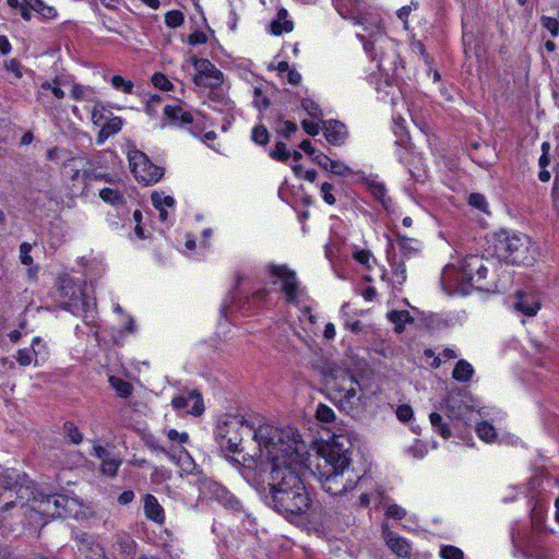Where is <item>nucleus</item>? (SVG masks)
<instances>
[{
  "mask_svg": "<svg viewBox=\"0 0 559 559\" xmlns=\"http://www.w3.org/2000/svg\"><path fill=\"white\" fill-rule=\"evenodd\" d=\"M0 486L8 491L16 490L20 492L23 490V487L17 485L16 476L9 471L0 475Z\"/></svg>",
  "mask_w": 559,
  "mask_h": 559,
  "instance_id": "f704fd0d",
  "label": "nucleus"
},
{
  "mask_svg": "<svg viewBox=\"0 0 559 559\" xmlns=\"http://www.w3.org/2000/svg\"><path fill=\"white\" fill-rule=\"evenodd\" d=\"M111 85L116 90H121L126 94H132L133 92V83L124 80L121 75H114L111 78Z\"/></svg>",
  "mask_w": 559,
  "mask_h": 559,
  "instance_id": "37998d69",
  "label": "nucleus"
},
{
  "mask_svg": "<svg viewBox=\"0 0 559 559\" xmlns=\"http://www.w3.org/2000/svg\"><path fill=\"white\" fill-rule=\"evenodd\" d=\"M37 15L43 19H55L58 12L55 7L47 5L43 0H37Z\"/></svg>",
  "mask_w": 559,
  "mask_h": 559,
  "instance_id": "49530a36",
  "label": "nucleus"
},
{
  "mask_svg": "<svg viewBox=\"0 0 559 559\" xmlns=\"http://www.w3.org/2000/svg\"><path fill=\"white\" fill-rule=\"evenodd\" d=\"M128 159L132 174L144 185L156 183L164 176V168L154 165L147 155L139 150L129 151Z\"/></svg>",
  "mask_w": 559,
  "mask_h": 559,
  "instance_id": "423d86ee",
  "label": "nucleus"
},
{
  "mask_svg": "<svg viewBox=\"0 0 559 559\" xmlns=\"http://www.w3.org/2000/svg\"><path fill=\"white\" fill-rule=\"evenodd\" d=\"M109 382L121 397H128L132 393V385L120 378L110 377Z\"/></svg>",
  "mask_w": 559,
  "mask_h": 559,
  "instance_id": "c9c22d12",
  "label": "nucleus"
},
{
  "mask_svg": "<svg viewBox=\"0 0 559 559\" xmlns=\"http://www.w3.org/2000/svg\"><path fill=\"white\" fill-rule=\"evenodd\" d=\"M151 81L156 88L162 91H170L173 88L171 82L160 72L154 73Z\"/></svg>",
  "mask_w": 559,
  "mask_h": 559,
  "instance_id": "a18cd8bd",
  "label": "nucleus"
},
{
  "mask_svg": "<svg viewBox=\"0 0 559 559\" xmlns=\"http://www.w3.org/2000/svg\"><path fill=\"white\" fill-rule=\"evenodd\" d=\"M171 406L177 411H186L187 414L200 416L204 412L202 395L193 390L188 394L175 396L171 400Z\"/></svg>",
  "mask_w": 559,
  "mask_h": 559,
  "instance_id": "f8f14e48",
  "label": "nucleus"
},
{
  "mask_svg": "<svg viewBox=\"0 0 559 559\" xmlns=\"http://www.w3.org/2000/svg\"><path fill=\"white\" fill-rule=\"evenodd\" d=\"M440 556L442 559H464L463 551L455 546H444L441 548Z\"/></svg>",
  "mask_w": 559,
  "mask_h": 559,
  "instance_id": "09e8293b",
  "label": "nucleus"
},
{
  "mask_svg": "<svg viewBox=\"0 0 559 559\" xmlns=\"http://www.w3.org/2000/svg\"><path fill=\"white\" fill-rule=\"evenodd\" d=\"M333 190L334 187L329 182H323L320 188L321 197L329 205H334L336 202Z\"/></svg>",
  "mask_w": 559,
  "mask_h": 559,
  "instance_id": "603ef678",
  "label": "nucleus"
},
{
  "mask_svg": "<svg viewBox=\"0 0 559 559\" xmlns=\"http://www.w3.org/2000/svg\"><path fill=\"white\" fill-rule=\"evenodd\" d=\"M67 502V497L61 495L37 496V515L47 519L63 518Z\"/></svg>",
  "mask_w": 559,
  "mask_h": 559,
  "instance_id": "1a4fd4ad",
  "label": "nucleus"
},
{
  "mask_svg": "<svg viewBox=\"0 0 559 559\" xmlns=\"http://www.w3.org/2000/svg\"><path fill=\"white\" fill-rule=\"evenodd\" d=\"M49 348L46 343H43L39 337H37V362L39 360L46 361L49 358Z\"/></svg>",
  "mask_w": 559,
  "mask_h": 559,
  "instance_id": "680f3d73",
  "label": "nucleus"
},
{
  "mask_svg": "<svg viewBox=\"0 0 559 559\" xmlns=\"http://www.w3.org/2000/svg\"><path fill=\"white\" fill-rule=\"evenodd\" d=\"M499 261L512 265H531L534 258L528 254V247H493Z\"/></svg>",
  "mask_w": 559,
  "mask_h": 559,
  "instance_id": "9b49d317",
  "label": "nucleus"
},
{
  "mask_svg": "<svg viewBox=\"0 0 559 559\" xmlns=\"http://www.w3.org/2000/svg\"><path fill=\"white\" fill-rule=\"evenodd\" d=\"M151 201L155 209H173L175 206L174 198L170 195H166L164 192L154 191L151 194Z\"/></svg>",
  "mask_w": 559,
  "mask_h": 559,
  "instance_id": "473e14b6",
  "label": "nucleus"
},
{
  "mask_svg": "<svg viewBox=\"0 0 559 559\" xmlns=\"http://www.w3.org/2000/svg\"><path fill=\"white\" fill-rule=\"evenodd\" d=\"M312 160L314 163H317L319 166H321L323 169L328 170L329 168V164L331 163V158L323 154L322 152H317L313 156H312Z\"/></svg>",
  "mask_w": 559,
  "mask_h": 559,
  "instance_id": "69168bd1",
  "label": "nucleus"
},
{
  "mask_svg": "<svg viewBox=\"0 0 559 559\" xmlns=\"http://www.w3.org/2000/svg\"><path fill=\"white\" fill-rule=\"evenodd\" d=\"M217 500L227 509L239 511L241 509L240 501L228 490L217 487L215 490Z\"/></svg>",
  "mask_w": 559,
  "mask_h": 559,
  "instance_id": "c85d7f7f",
  "label": "nucleus"
},
{
  "mask_svg": "<svg viewBox=\"0 0 559 559\" xmlns=\"http://www.w3.org/2000/svg\"><path fill=\"white\" fill-rule=\"evenodd\" d=\"M294 29V22L289 20L288 11L284 8L277 11L276 17L270 24V32L280 36L283 33H290Z\"/></svg>",
  "mask_w": 559,
  "mask_h": 559,
  "instance_id": "5701e85b",
  "label": "nucleus"
},
{
  "mask_svg": "<svg viewBox=\"0 0 559 559\" xmlns=\"http://www.w3.org/2000/svg\"><path fill=\"white\" fill-rule=\"evenodd\" d=\"M164 115L176 126L190 124L193 121L192 115L180 106L166 105Z\"/></svg>",
  "mask_w": 559,
  "mask_h": 559,
  "instance_id": "b1692460",
  "label": "nucleus"
},
{
  "mask_svg": "<svg viewBox=\"0 0 559 559\" xmlns=\"http://www.w3.org/2000/svg\"><path fill=\"white\" fill-rule=\"evenodd\" d=\"M262 427H270L273 429H278L272 425H260L258 428H254L253 424H250L241 416H228L225 420H223L216 428L215 436L216 440L223 451L229 453L241 452V443L245 437L252 436L253 439L258 442L261 455L260 460H263V455L266 456V447L261 444L259 438L257 437V431ZM254 460L252 459V462Z\"/></svg>",
  "mask_w": 559,
  "mask_h": 559,
  "instance_id": "39448f33",
  "label": "nucleus"
},
{
  "mask_svg": "<svg viewBox=\"0 0 559 559\" xmlns=\"http://www.w3.org/2000/svg\"><path fill=\"white\" fill-rule=\"evenodd\" d=\"M513 309L527 317H534L540 309V302L530 293L518 292L514 296Z\"/></svg>",
  "mask_w": 559,
  "mask_h": 559,
  "instance_id": "2eb2a0df",
  "label": "nucleus"
},
{
  "mask_svg": "<svg viewBox=\"0 0 559 559\" xmlns=\"http://www.w3.org/2000/svg\"><path fill=\"white\" fill-rule=\"evenodd\" d=\"M386 515L395 520H402L406 516V510L397 504H391L386 509Z\"/></svg>",
  "mask_w": 559,
  "mask_h": 559,
  "instance_id": "052dcab7",
  "label": "nucleus"
},
{
  "mask_svg": "<svg viewBox=\"0 0 559 559\" xmlns=\"http://www.w3.org/2000/svg\"><path fill=\"white\" fill-rule=\"evenodd\" d=\"M165 23L168 27L176 28L183 23V14L178 10H173L166 13Z\"/></svg>",
  "mask_w": 559,
  "mask_h": 559,
  "instance_id": "c03bdc74",
  "label": "nucleus"
},
{
  "mask_svg": "<svg viewBox=\"0 0 559 559\" xmlns=\"http://www.w3.org/2000/svg\"><path fill=\"white\" fill-rule=\"evenodd\" d=\"M269 290L265 288L259 289L254 292L249 299V302H251L253 306L259 307L267 297Z\"/></svg>",
  "mask_w": 559,
  "mask_h": 559,
  "instance_id": "e2e57ef3",
  "label": "nucleus"
},
{
  "mask_svg": "<svg viewBox=\"0 0 559 559\" xmlns=\"http://www.w3.org/2000/svg\"><path fill=\"white\" fill-rule=\"evenodd\" d=\"M206 40H207V36L203 32H200V31H195L188 38V43L190 45L204 44V43H206Z\"/></svg>",
  "mask_w": 559,
  "mask_h": 559,
  "instance_id": "774afa93",
  "label": "nucleus"
},
{
  "mask_svg": "<svg viewBox=\"0 0 559 559\" xmlns=\"http://www.w3.org/2000/svg\"><path fill=\"white\" fill-rule=\"evenodd\" d=\"M301 107L302 109L312 118H321L323 116V112L320 108V106L310 98H304L301 100Z\"/></svg>",
  "mask_w": 559,
  "mask_h": 559,
  "instance_id": "ea45409f",
  "label": "nucleus"
},
{
  "mask_svg": "<svg viewBox=\"0 0 559 559\" xmlns=\"http://www.w3.org/2000/svg\"><path fill=\"white\" fill-rule=\"evenodd\" d=\"M396 416L397 418L403 421V423H407L409 421L413 416H414V412H413V408L407 405V404H403V405H400L397 408H396Z\"/></svg>",
  "mask_w": 559,
  "mask_h": 559,
  "instance_id": "13d9d810",
  "label": "nucleus"
},
{
  "mask_svg": "<svg viewBox=\"0 0 559 559\" xmlns=\"http://www.w3.org/2000/svg\"><path fill=\"white\" fill-rule=\"evenodd\" d=\"M468 204L484 213H489L488 203L481 193H471L468 197Z\"/></svg>",
  "mask_w": 559,
  "mask_h": 559,
  "instance_id": "a19ab883",
  "label": "nucleus"
},
{
  "mask_svg": "<svg viewBox=\"0 0 559 559\" xmlns=\"http://www.w3.org/2000/svg\"><path fill=\"white\" fill-rule=\"evenodd\" d=\"M99 198L112 206H121L126 203L123 193L116 188H103L99 191Z\"/></svg>",
  "mask_w": 559,
  "mask_h": 559,
  "instance_id": "bb28decb",
  "label": "nucleus"
},
{
  "mask_svg": "<svg viewBox=\"0 0 559 559\" xmlns=\"http://www.w3.org/2000/svg\"><path fill=\"white\" fill-rule=\"evenodd\" d=\"M191 62L195 68L193 82L198 86L217 88L223 83V73L209 60L191 57Z\"/></svg>",
  "mask_w": 559,
  "mask_h": 559,
  "instance_id": "0eeeda50",
  "label": "nucleus"
},
{
  "mask_svg": "<svg viewBox=\"0 0 559 559\" xmlns=\"http://www.w3.org/2000/svg\"><path fill=\"white\" fill-rule=\"evenodd\" d=\"M349 465L347 451L330 447L321 453L313 474L319 478L325 492L338 496L353 490L359 480V476L349 468Z\"/></svg>",
  "mask_w": 559,
  "mask_h": 559,
  "instance_id": "f03ea898",
  "label": "nucleus"
},
{
  "mask_svg": "<svg viewBox=\"0 0 559 559\" xmlns=\"http://www.w3.org/2000/svg\"><path fill=\"white\" fill-rule=\"evenodd\" d=\"M64 432L74 444H79L83 440L82 433L73 423L68 421L64 424Z\"/></svg>",
  "mask_w": 559,
  "mask_h": 559,
  "instance_id": "3c124183",
  "label": "nucleus"
},
{
  "mask_svg": "<svg viewBox=\"0 0 559 559\" xmlns=\"http://www.w3.org/2000/svg\"><path fill=\"white\" fill-rule=\"evenodd\" d=\"M357 38L364 44L365 51L370 56L372 60L378 58L377 47H382L383 44L388 43V38L384 36L380 27H376L369 35V38L365 34H357Z\"/></svg>",
  "mask_w": 559,
  "mask_h": 559,
  "instance_id": "dca6fc26",
  "label": "nucleus"
},
{
  "mask_svg": "<svg viewBox=\"0 0 559 559\" xmlns=\"http://www.w3.org/2000/svg\"><path fill=\"white\" fill-rule=\"evenodd\" d=\"M326 141L332 145H342L347 139V128L338 120H325L322 126Z\"/></svg>",
  "mask_w": 559,
  "mask_h": 559,
  "instance_id": "4468645a",
  "label": "nucleus"
},
{
  "mask_svg": "<svg viewBox=\"0 0 559 559\" xmlns=\"http://www.w3.org/2000/svg\"><path fill=\"white\" fill-rule=\"evenodd\" d=\"M382 534L388 547L394 554L402 558L411 556V545L405 538L399 536L396 533L390 531L388 527H383Z\"/></svg>",
  "mask_w": 559,
  "mask_h": 559,
  "instance_id": "f3484780",
  "label": "nucleus"
},
{
  "mask_svg": "<svg viewBox=\"0 0 559 559\" xmlns=\"http://www.w3.org/2000/svg\"><path fill=\"white\" fill-rule=\"evenodd\" d=\"M491 240L495 243H507L511 245L510 242L516 241V242H523L528 240V237L524 234H518L509 229H500L498 231H495L492 234Z\"/></svg>",
  "mask_w": 559,
  "mask_h": 559,
  "instance_id": "393cba45",
  "label": "nucleus"
},
{
  "mask_svg": "<svg viewBox=\"0 0 559 559\" xmlns=\"http://www.w3.org/2000/svg\"><path fill=\"white\" fill-rule=\"evenodd\" d=\"M368 188L372 195L384 204V199L386 194V189L384 185L377 181H368Z\"/></svg>",
  "mask_w": 559,
  "mask_h": 559,
  "instance_id": "de8ad7c7",
  "label": "nucleus"
},
{
  "mask_svg": "<svg viewBox=\"0 0 559 559\" xmlns=\"http://www.w3.org/2000/svg\"><path fill=\"white\" fill-rule=\"evenodd\" d=\"M79 550L87 559H103L105 556L104 548L100 544L86 533L80 536Z\"/></svg>",
  "mask_w": 559,
  "mask_h": 559,
  "instance_id": "6ab92c4d",
  "label": "nucleus"
},
{
  "mask_svg": "<svg viewBox=\"0 0 559 559\" xmlns=\"http://www.w3.org/2000/svg\"><path fill=\"white\" fill-rule=\"evenodd\" d=\"M121 464V461L115 455H110L108 459L102 461L100 471L104 475L114 477Z\"/></svg>",
  "mask_w": 559,
  "mask_h": 559,
  "instance_id": "72a5a7b5",
  "label": "nucleus"
},
{
  "mask_svg": "<svg viewBox=\"0 0 559 559\" xmlns=\"http://www.w3.org/2000/svg\"><path fill=\"white\" fill-rule=\"evenodd\" d=\"M112 554L116 559H133L135 543L130 536H119L112 544Z\"/></svg>",
  "mask_w": 559,
  "mask_h": 559,
  "instance_id": "412c9836",
  "label": "nucleus"
},
{
  "mask_svg": "<svg viewBox=\"0 0 559 559\" xmlns=\"http://www.w3.org/2000/svg\"><path fill=\"white\" fill-rule=\"evenodd\" d=\"M316 417L321 423H332L335 419L334 411L325 404H319Z\"/></svg>",
  "mask_w": 559,
  "mask_h": 559,
  "instance_id": "58836bf2",
  "label": "nucleus"
},
{
  "mask_svg": "<svg viewBox=\"0 0 559 559\" xmlns=\"http://www.w3.org/2000/svg\"><path fill=\"white\" fill-rule=\"evenodd\" d=\"M270 156L273 159H277L281 162H287L290 157V152L286 148V144L284 142L280 141L275 144V147L270 153Z\"/></svg>",
  "mask_w": 559,
  "mask_h": 559,
  "instance_id": "79ce46f5",
  "label": "nucleus"
},
{
  "mask_svg": "<svg viewBox=\"0 0 559 559\" xmlns=\"http://www.w3.org/2000/svg\"><path fill=\"white\" fill-rule=\"evenodd\" d=\"M491 260L478 253H466L460 263L463 278L472 283H480L487 276Z\"/></svg>",
  "mask_w": 559,
  "mask_h": 559,
  "instance_id": "6e6552de",
  "label": "nucleus"
},
{
  "mask_svg": "<svg viewBox=\"0 0 559 559\" xmlns=\"http://www.w3.org/2000/svg\"><path fill=\"white\" fill-rule=\"evenodd\" d=\"M328 170L337 176H345L352 173L350 168L342 162L331 160Z\"/></svg>",
  "mask_w": 559,
  "mask_h": 559,
  "instance_id": "4d7b16f0",
  "label": "nucleus"
},
{
  "mask_svg": "<svg viewBox=\"0 0 559 559\" xmlns=\"http://www.w3.org/2000/svg\"><path fill=\"white\" fill-rule=\"evenodd\" d=\"M413 247H389L386 249V258L390 262L392 272L403 280L406 277L405 259H408L413 252Z\"/></svg>",
  "mask_w": 559,
  "mask_h": 559,
  "instance_id": "ddd939ff",
  "label": "nucleus"
},
{
  "mask_svg": "<svg viewBox=\"0 0 559 559\" xmlns=\"http://www.w3.org/2000/svg\"><path fill=\"white\" fill-rule=\"evenodd\" d=\"M473 374H474L473 366L464 359H461L456 362V365L453 369V372H452V377L455 380L461 381V382L468 381Z\"/></svg>",
  "mask_w": 559,
  "mask_h": 559,
  "instance_id": "c756f323",
  "label": "nucleus"
},
{
  "mask_svg": "<svg viewBox=\"0 0 559 559\" xmlns=\"http://www.w3.org/2000/svg\"><path fill=\"white\" fill-rule=\"evenodd\" d=\"M362 8V0H338L335 9L344 19H350L355 24H362L359 17Z\"/></svg>",
  "mask_w": 559,
  "mask_h": 559,
  "instance_id": "a211bd4d",
  "label": "nucleus"
},
{
  "mask_svg": "<svg viewBox=\"0 0 559 559\" xmlns=\"http://www.w3.org/2000/svg\"><path fill=\"white\" fill-rule=\"evenodd\" d=\"M476 431L478 437L486 442H491L496 438L495 427L487 421L478 424Z\"/></svg>",
  "mask_w": 559,
  "mask_h": 559,
  "instance_id": "4c0bfd02",
  "label": "nucleus"
},
{
  "mask_svg": "<svg viewBox=\"0 0 559 559\" xmlns=\"http://www.w3.org/2000/svg\"><path fill=\"white\" fill-rule=\"evenodd\" d=\"M84 159L83 158H70L62 165V174L64 177L69 178L71 181H76L79 178H83L86 180L90 178V174L87 171H83L84 167Z\"/></svg>",
  "mask_w": 559,
  "mask_h": 559,
  "instance_id": "4be33fe9",
  "label": "nucleus"
},
{
  "mask_svg": "<svg viewBox=\"0 0 559 559\" xmlns=\"http://www.w3.org/2000/svg\"><path fill=\"white\" fill-rule=\"evenodd\" d=\"M276 131H277V133L284 135L285 138H289L294 132L297 131V124L293 121L285 120V121H282L276 127Z\"/></svg>",
  "mask_w": 559,
  "mask_h": 559,
  "instance_id": "6e6d98bb",
  "label": "nucleus"
},
{
  "mask_svg": "<svg viewBox=\"0 0 559 559\" xmlns=\"http://www.w3.org/2000/svg\"><path fill=\"white\" fill-rule=\"evenodd\" d=\"M121 127L122 120L119 117L108 118L103 124V128H105L110 135L118 133L121 130Z\"/></svg>",
  "mask_w": 559,
  "mask_h": 559,
  "instance_id": "5fc2aeb1",
  "label": "nucleus"
},
{
  "mask_svg": "<svg viewBox=\"0 0 559 559\" xmlns=\"http://www.w3.org/2000/svg\"><path fill=\"white\" fill-rule=\"evenodd\" d=\"M257 437L266 447V460L253 461L252 466L260 475L270 474L267 492L263 495L265 504L289 522L300 520L312 504L301 478L308 460L306 443L293 427H262Z\"/></svg>",
  "mask_w": 559,
  "mask_h": 559,
  "instance_id": "f257e3e1",
  "label": "nucleus"
},
{
  "mask_svg": "<svg viewBox=\"0 0 559 559\" xmlns=\"http://www.w3.org/2000/svg\"><path fill=\"white\" fill-rule=\"evenodd\" d=\"M542 25L547 28L552 37L559 35V21L555 17L542 16Z\"/></svg>",
  "mask_w": 559,
  "mask_h": 559,
  "instance_id": "864d4df0",
  "label": "nucleus"
},
{
  "mask_svg": "<svg viewBox=\"0 0 559 559\" xmlns=\"http://www.w3.org/2000/svg\"><path fill=\"white\" fill-rule=\"evenodd\" d=\"M43 90H51L55 97L61 99L64 97V92L60 88V82L58 79L53 80L52 83L44 82L41 84Z\"/></svg>",
  "mask_w": 559,
  "mask_h": 559,
  "instance_id": "bf43d9fd",
  "label": "nucleus"
},
{
  "mask_svg": "<svg viewBox=\"0 0 559 559\" xmlns=\"http://www.w3.org/2000/svg\"><path fill=\"white\" fill-rule=\"evenodd\" d=\"M56 299L66 310L82 318L86 324L94 321L96 302L90 295L86 283L81 284L69 275L60 276L57 282Z\"/></svg>",
  "mask_w": 559,
  "mask_h": 559,
  "instance_id": "20e7f679",
  "label": "nucleus"
},
{
  "mask_svg": "<svg viewBox=\"0 0 559 559\" xmlns=\"http://www.w3.org/2000/svg\"><path fill=\"white\" fill-rule=\"evenodd\" d=\"M353 257L356 261H358L360 264L365 265L367 269H371L372 264L371 261H374V258L372 257L371 252L366 249L358 250L353 253Z\"/></svg>",
  "mask_w": 559,
  "mask_h": 559,
  "instance_id": "8fccbe9b",
  "label": "nucleus"
},
{
  "mask_svg": "<svg viewBox=\"0 0 559 559\" xmlns=\"http://www.w3.org/2000/svg\"><path fill=\"white\" fill-rule=\"evenodd\" d=\"M429 419L433 430L438 432L442 438L448 439L451 437V429L443 421L442 416L440 414L431 413Z\"/></svg>",
  "mask_w": 559,
  "mask_h": 559,
  "instance_id": "7c9ffc66",
  "label": "nucleus"
},
{
  "mask_svg": "<svg viewBox=\"0 0 559 559\" xmlns=\"http://www.w3.org/2000/svg\"><path fill=\"white\" fill-rule=\"evenodd\" d=\"M271 273L282 281V290L288 302H296L299 293V283L295 272L285 265H272Z\"/></svg>",
  "mask_w": 559,
  "mask_h": 559,
  "instance_id": "9d476101",
  "label": "nucleus"
},
{
  "mask_svg": "<svg viewBox=\"0 0 559 559\" xmlns=\"http://www.w3.org/2000/svg\"><path fill=\"white\" fill-rule=\"evenodd\" d=\"M251 140L259 145H266L270 140V133L263 124H258L252 129Z\"/></svg>",
  "mask_w": 559,
  "mask_h": 559,
  "instance_id": "e433bc0d",
  "label": "nucleus"
},
{
  "mask_svg": "<svg viewBox=\"0 0 559 559\" xmlns=\"http://www.w3.org/2000/svg\"><path fill=\"white\" fill-rule=\"evenodd\" d=\"M301 127L302 129L305 130V132H307L309 135H317L320 131V127L317 122H313V121H309V120H304L301 122Z\"/></svg>",
  "mask_w": 559,
  "mask_h": 559,
  "instance_id": "338daca9",
  "label": "nucleus"
},
{
  "mask_svg": "<svg viewBox=\"0 0 559 559\" xmlns=\"http://www.w3.org/2000/svg\"><path fill=\"white\" fill-rule=\"evenodd\" d=\"M143 501L145 516L157 524H163L165 521V512L156 497L151 493H146Z\"/></svg>",
  "mask_w": 559,
  "mask_h": 559,
  "instance_id": "aec40b11",
  "label": "nucleus"
},
{
  "mask_svg": "<svg viewBox=\"0 0 559 559\" xmlns=\"http://www.w3.org/2000/svg\"><path fill=\"white\" fill-rule=\"evenodd\" d=\"M168 438L178 443H187L189 441V435L187 432H178L176 429L168 431Z\"/></svg>",
  "mask_w": 559,
  "mask_h": 559,
  "instance_id": "0e129e2a",
  "label": "nucleus"
},
{
  "mask_svg": "<svg viewBox=\"0 0 559 559\" xmlns=\"http://www.w3.org/2000/svg\"><path fill=\"white\" fill-rule=\"evenodd\" d=\"M445 414L449 418H460L462 415V411L465 408L461 404V401L456 397H448L444 403Z\"/></svg>",
  "mask_w": 559,
  "mask_h": 559,
  "instance_id": "2f4dec72",
  "label": "nucleus"
},
{
  "mask_svg": "<svg viewBox=\"0 0 559 559\" xmlns=\"http://www.w3.org/2000/svg\"><path fill=\"white\" fill-rule=\"evenodd\" d=\"M386 317L394 324L396 333H402L405 329V323L414 320L407 310H392L388 312Z\"/></svg>",
  "mask_w": 559,
  "mask_h": 559,
  "instance_id": "a878e982",
  "label": "nucleus"
},
{
  "mask_svg": "<svg viewBox=\"0 0 559 559\" xmlns=\"http://www.w3.org/2000/svg\"><path fill=\"white\" fill-rule=\"evenodd\" d=\"M324 384L329 399L344 413L354 415L361 405L359 381L348 369L332 366L324 373Z\"/></svg>",
  "mask_w": 559,
  "mask_h": 559,
  "instance_id": "7ed1b4c3",
  "label": "nucleus"
},
{
  "mask_svg": "<svg viewBox=\"0 0 559 559\" xmlns=\"http://www.w3.org/2000/svg\"><path fill=\"white\" fill-rule=\"evenodd\" d=\"M8 5L19 13L25 21L32 20L34 10L33 0H7Z\"/></svg>",
  "mask_w": 559,
  "mask_h": 559,
  "instance_id": "cd10ccee",
  "label": "nucleus"
}]
</instances>
